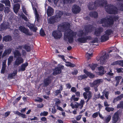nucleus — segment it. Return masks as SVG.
<instances>
[{
	"instance_id": "obj_1",
	"label": "nucleus",
	"mask_w": 123,
	"mask_h": 123,
	"mask_svg": "<svg viewBox=\"0 0 123 123\" xmlns=\"http://www.w3.org/2000/svg\"><path fill=\"white\" fill-rule=\"evenodd\" d=\"M70 24L68 22H64L62 23L59 25L58 28H60V30L64 31L67 30L64 35V39L65 40V37L68 39L69 43H70L73 42L74 37L76 35V33L74 32L72 30L69 29Z\"/></svg>"
},
{
	"instance_id": "obj_2",
	"label": "nucleus",
	"mask_w": 123,
	"mask_h": 123,
	"mask_svg": "<svg viewBox=\"0 0 123 123\" xmlns=\"http://www.w3.org/2000/svg\"><path fill=\"white\" fill-rule=\"evenodd\" d=\"M119 18L118 15L113 17L110 16L107 18H103L100 20V22L102 24V26L104 28L109 27L113 24L114 20L116 21Z\"/></svg>"
},
{
	"instance_id": "obj_3",
	"label": "nucleus",
	"mask_w": 123,
	"mask_h": 123,
	"mask_svg": "<svg viewBox=\"0 0 123 123\" xmlns=\"http://www.w3.org/2000/svg\"><path fill=\"white\" fill-rule=\"evenodd\" d=\"M86 33H84L82 30L79 31L77 35L79 37L77 39L78 41L81 43H86L87 42V40H92V37L90 36H86L85 37H83L84 35L85 36L87 35Z\"/></svg>"
},
{
	"instance_id": "obj_4",
	"label": "nucleus",
	"mask_w": 123,
	"mask_h": 123,
	"mask_svg": "<svg viewBox=\"0 0 123 123\" xmlns=\"http://www.w3.org/2000/svg\"><path fill=\"white\" fill-rule=\"evenodd\" d=\"M105 10L108 13L110 14H117L118 12V9L117 7L111 4L107 5V7L105 8Z\"/></svg>"
},
{
	"instance_id": "obj_5",
	"label": "nucleus",
	"mask_w": 123,
	"mask_h": 123,
	"mask_svg": "<svg viewBox=\"0 0 123 123\" xmlns=\"http://www.w3.org/2000/svg\"><path fill=\"white\" fill-rule=\"evenodd\" d=\"M19 30L21 32L25 34L27 36H32L33 35L31 32H29V30L25 27L22 26H20L18 28Z\"/></svg>"
},
{
	"instance_id": "obj_6",
	"label": "nucleus",
	"mask_w": 123,
	"mask_h": 123,
	"mask_svg": "<svg viewBox=\"0 0 123 123\" xmlns=\"http://www.w3.org/2000/svg\"><path fill=\"white\" fill-rule=\"evenodd\" d=\"M64 66L63 65L58 66L57 67L55 68L54 70L53 73V75L55 76L58 74H60L62 72V70L63 69Z\"/></svg>"
},
{
	"instance_id": "obj_7",
	"label": "nucleus",
	"mask_w": 123,
	"mask_h": 123,
	"mask_svg": "<svg viewBox=\"0 0 123 123\" xmlns=\"http://www.w3.org/2000/svg\"><path fill=\"white\" fill-rule=\"evenodd\" d=\"M52 35L55 39H60L61 37L62 33L60 31L56 30L53 31Z\"/></svg>"
},
{
	"instance_id": "obj_8",
	"label": "nucleus",
	"mask_w": 123,
	"mask_h": 123,
	"mask_svg": "<svg viewBox=\"0 0 123 123\" xmlns=\"http://www.w3.org/2000/svg\"><path fill=\"white\" fill-rule=\"evenodd\" d=\"M53 76L52 75L48 76L47 78L45 79L44 81V86H46L50 84L52 81Z\"/></svg>"
},
{
	"instance_id": "obj_9",
	"label": "nucleus",
	"mask_w": 123,
	"mask_h": 123,
	"mask_svg": "<svg viewBox=\"0 0 123 123\" xmlns=\"http://www.w3.org/2000/svg\"><path fill=\"white\" fill-rule=\"evenodd\" d=\"M109 57V55L105 53L104 55L101 56L99 60L100 64H103L105 63L106 60L108 59Z\"/></svg>"
},
{
	"instance_id": "obj_10",
	"label": "nucleus",
	"mask_w": 123,
	"mask_h": 123,
	"mask_svg": "<svg viewBox=\"0 0 123 123\" xmlns=\"http://www.w3.org/2000/svg\"><path fill=\"white\" fill-rule=\"evenodd\" d=\"M95 3L97 4V7L98 6L103 7L106 6L107 2L106 0H96L95 1Z\"/></svg>"
},
{
	"instance_id": "obj_11",
	"label": "nucleus",
	"mask_w": 123,
	"mask_h": 123,
	"mask_svg": "<svg viewBox=\"0 0 123 123\" xmlns=\"http://www.w3.org/2000/svg\"><path fill=\"white\" fill-rule=\"evenodd\" d=\"M90 88L89 87H86L84 88V89L86 92H84L83 93V96L84 98L86 99H87V95H88L90 93V95H92V92L89 91Z\"/></svg>"
},
{
	"instance_id": "obj_12",
	"label": "nucleus",
	"mask_w": 123,
	"mask_h": 123,
	"mask_svg": "<svg viewBox=\"0 0 123 123\" xmlns=\"http://www.w3.org/2000/svg\"><path fill=\"white\" fill-rule=\"evenodd\" d=\"M81 10L80 7L76 5H74L72 7V11L74 13L77 14L80 12Z\"/></svg>"
},
{
	"instance_id": "obj_13",
	"label": "nucleus",
	"mask_w": 123,
	"mask_h": 123,
	"mask_svg": "<svg viewBox=\"0 0 123 123\" xmlns=\"http://www.w3.org/2000/svg\"><path fill=\"white\" fill-rule=\"evenodd\" d=\"M88 8L90 10H96L97 7V5L96 3H95V1L93 3L92 2L90 3L88 5Z\"/></svg>"
},
{
	"instance_id": "obj_14",
	"label": "nucleus",
	"mask_w": 123,
	"mask_h": 123,
	"mask_svg": "<svg viewBox=\"0 0 123 123\" xmlns=\"http://www.w3.org/2000/svg\"><path fill=\"white\" fill-rule=\"evenodd\" d=\"M23 59L22 57H18L15 60L13 64V66H18L21 63H23Z\"/></svg>"
},
{
	"instance_id": "obj_15",
	"label": "nucleus",
	"mask_w": 123,
	"mask_h": 123,
	"mask_svg": "<svg viewBox=\"0 0 123 123\" xmlns=\"http://www.w3.org/2000/svg\"><path fill=\"white\" fill-rule=\"evenodd\" d=\"M103 29L102 27H100L97 28L95 30L94 35L97 37L99 36L103 31Z\"/></svg>"
},
{
	"instance_id": "obj_16",
	"label": "nucleus",
	"mask_w": 123,
	"mask_h": 123,
	"mask_svg": "<svg viewBox=\"0 0 123 123\" xmlns=\"http://www.w3.org/2000/svg\"><path fill=\"white\" fill-rule=\"evenodd\" d=\"M119 113L118 111L115 113L112 117V122L116 123L118 121L119 117Z\"/></svg>"
},
{
	"instance_id": "obj_17",
	"label": "nucleus",
	"mask_w": 123,
	"mask_h": 123,
	"mask_svg": "<svg viewBox=\"0 0 123 123\" xmlns=\"http://www.w3.org/2000/svg\"><path fill=\"white\" fill-rule=\"evenodd\" d=\"M92 26L91 25H88L85 26V29L87 35L89 33L92 31Z\"/></svg>"
},
{
	"instance_id": "obj_18",
	"label": "nucleus",
	"mask_w": 123,
	"mask_h": 123,
	"mask_svg": "<svg viewBox=\"0 0 123 123\" xmlns=\"http://www.w3.org/2000/svg\"><path fill=\"white\" fill-rule=\"evenodd\" d=\"M109 39V37L105 34L101 37V42H104L108 40Z\"/></svg>"
},
{
	"instance_id": "obj_19",
	"label": "nucleus",
	"mask_w": 123,
	"mask_h": 123,
	"mask_svg": "<svg viewBox=\"0 0 123 123\" xmlns=\"http://www.w3.org/2000/svg\"><path fill=\"white\" fill-rule=\"evenodd\" d=\"M54 10L53 8L50 6H49L47 9V13L48 16L52 15L54 13Z\"/></svg>"
},
{
	"instance_id": "obj_20",
	"label": "nucleus",
	"mask_w": 123,
	"mask_h": 123,
	"mask_svg": "<svg viewBox=\"0 0 123 123\" xmlns=\"http://www.w3.org/2000/svg\"><path fill=\"white\" fill-rule=\"evenodd\" d=\"M57 19L55 16H51L49 19V22L50 24L55 23Z\"/></svg>"
},
{
	"instance_id": "obj_21",
	"label": "nucleus",
	"mask_w": 123,
	"mask_h": 123,
	"mask_svg": "<svg viewBox=\"0 0 123 123\" xmlns=\"http://www.w3.org/2000/svg\"><path fill=\"white\" fill-rule=\"evenodd\" d=\"M14 57L15 58H17L18 57H21V54L19 50H15V51L13 52Z\"/></svg>"
},
{
	"instance_id": "obj_22",
	"label": "nucleus",
	"mask_w": 123,
	"mask_h": 123,
	"mask_svg": "<svg viewBox=\"0 0 123 123\" xmlns=\"http://www.w3.org/2000/svg\"><path fill=\"white\" fill-rule=\"evenodd\" d=\"M17 70L14 71L12 74H8L7 78L8 79H12L14 78V76H15L17 74Z\"/></svg>"
},
{
	"instance_id": "obj_23",
	"label": "nucleus",
	"mask_w": 123,
	"mask_h": 123,
	"mask_svg": "<svg viewBox=\"0 0 123 123\" xmlns=\"http://www.w3.org/2000/svg\"><path fill=\"white\" fill-rule=\"evenodd\" d=\"M90 16L92 18H97L98 17V13L96 11L91 12L89 14Z\"/></svg>"
},
{
	"instance_id": "obj_24",
	"label": "nucleus",
	"mask_w": 123,
	"mask_h": 123,
	"mask_svg": "<svg viewBox=\"0 0 123 123\" xmlns=\"http://www.w3.org/2000/svg\"><path fill=\"white\" fill-rule=\"evenodd\" d=\"M99 75H102L104 74L105 72L104 71V68L102 66H100L98 68Z\"/></svg>"
},
{
	"instance_id": "obj_25",
	"label": "nucleus",
	"mask_w": 123,
	"mask_h": 123,
	"mask_svg": "<svg viewBox=\"0 0 123 123\" xmlns=\"http://www.w3.org/2000/svg\"><path fill=\"white\" fill-rule=\"evenodd\" d=\"M28 63L26 62L25 63L23 64L21 66V68L18 70V71L20 70L22 71H24L25 70L26 67L28 66Z\"/></svg>"
},
{
	"instance_id": "obj_26",
	"label": "nucleus",
	"mask_w": 123,
	"mask_h": 123,
	"mask_svg": "<svg viewBox=\"0 0 123 123\" xmlns=\"http://www.w3.org/2000/svg\"><path fill=\"white\" fill-rule=\"evenodd\" d=\"M84 72L86 75L87 76V77L88 76L91 78H94L95 77V75L94 74L88 72L86 70H84Z\"/></svg>"
},
{
	"instance_id": "obj_27",
	"label": "nucleus",
	"mask_w": 123,
	"mask_h": 123,
	"mask_svg": "<svg viewBox=\"0 0 123 123\" xmlns=\"http://www.w3.org/2000/svg\"><path fill=\"white\" fill-rule=\"evenodd\" d=\"M11 51L12 50L10 48L5 50L2 55V57L5 56L7 55L10 54L11 53Z\"/></svg>"
},
{
	"instance_id": "obj_28",
	"label": "nucleus",
	"mask_w": 123,
	"mask_h": 123,
	"mask_svg": "<svg viewBox=\"0 0 123 123\" xmlns=\"http://www.w3.org/2000/svg\"><path fill=\"white\" fill-rule=\"evenodd\" d=\"M20 7V5L18 4H17L14 6L13 10L15 13H17L18 12Z\"/></svg>"
},
{
	"instance_id": "obj_29",
	"label": "nucleus",
	"mask_w": 123,
	"mask_h": 123,
	"mask_svg": "<svg viewBox=\"0 0 123 123\" xmlns=\"http://www.w3.org/2000/svg\"><path fill=\"white\" fill-rule=\"evenodd\" d=\"M123 98V93L115 98L113 100V102L115 103L118 100H120Z\"/></svg>"
},
{
	"instance_id": "obj_30",
	"label": "nucleus",
	"mask_w": 123,
	"mask_h": 123,
	"mask_svg": "<svg viewBox=\"0 0 123 123\" xmlns=\"http://www.w3.org/2000/svg\"><path fill=\"white\" fill-rule=\"evenodd\" d=\"M114 33V31L111 29L107 30L105 32V34L107 36H109L113 34Z\"/></svg>"
},
{
	"instance_id": "obj_31",
	"label": "nucleus",
	"mask_w": 123,
	"mask_h": 123,
	"mask_svg": "<svg viewBox=\"0 0 123 123\" xmlns=\"http://www.w3.org/2000/svg\"><path fill=\"white\" fill-rule=\"evenodd\" d=\"M101 80H102L101 79H98L94 81L92 84V87L94 86L95 85L101 83L102 82V81Z\"/></svg>"
},
{
	"instance_id": "obj_32",
	"label": "nucleus",
	"mask_w": 123,
	"mask_h": 123,
	"mask_svg": "<svg viewBox=\"0 0 123 123\" xmlns=\"http://www.w3.org/2000/svg\"><path fill=\"white\" fill-rule=\"evenodd\" d=\"M3 40L6 42L10 41L12 40L11 37L9 35L5 36L3 38Z\"/></svg>"
},
{
	"instance_id": "obj_33",
	"label": "nucleus",
	"mask_w": 123,
	"mask_h": 123,
	"mask_svg": "<svg viewBox=\"0 0 123 123\" xmlns=\"http://www.w3.org/2000/svg\"><path fill=\"white\" fill-rule=\"evenodd\" d=\"M63 14V12L61 11H59L55 15V16L56 18L57 19L58 18H61Z\"/></svg>"
},
{
	"instance_id": "obj_34",
	"label": "nucleus",
	"mask_w": 123,
	"mask_h": 123,
	"mask_svg": "<svg viewBox=\"0 0 123 123\" xmlns=\"http://www.w3.org/2000/svg\"><path fill=\"white\" fill-rule=\"evenodd\" d=\"M23 48L27 52H30L31 50L30 46H29L27 44H25Z\"/></svg>"
},
{
	"instance_id": "obj_35",
	"label": "nucleus",
	"mask_w": 123,
	"mask_h": 123,
	"mask_svg": "<svg viewBox=\"0 0 123 123\" xmlns=\"http://www.w3.org/2000/svg\"><path fill=\"white\" fill-rule=\"evenodd\" d=\"M1 2L2 3H4L6 6H11L9 0H1Z\"/></svg>"
},
{
	"instance_id": "obj_36",
	"label": "nucleus",
	"mask_w": 123,
	"mask_h": 123,
	"mask_svg": "<svg viewBox=\"0 0 123 123\" xmlns=\"http://www.w3.org/2000/svg\"><path fill=\"white\" fill-rule=\"evenodd\" d=\"M87 78V76L85 74L80 75L78 76V79L79 80H81L82 79H86Z\"/></svg>"
},
{
	"instance_id": "obj_37",
	"label": "nucleus",
	"mask_w": 123,
	"mask_h": 123,
	"mask_svg": "<svg viewBox=\"0 0 123 123\" xmlns=\"http://www.w3.org/2000/svg\"><path fill=\"white\" fill-rule=\"evenodd\" d=\"M97 66V65L96 63H92L91 65L90 64L89 65V66H90L92 70H94Z\"/></svg>"
},
{
	"instance_id": "obj_38",
	"label": "nucleus",
	"mask_w": 123,
	"mask_h": 123,
	"mask_svg": "<svg viewBox=\"0 0 123 123\" xmlns=\"http://www.w3.org/2000/svg\"><path fill=\"white\" fill-rule=\"evenodd\" d=\"M13 60V57L12 56H10L8 59L7 64L8 66L11 65Z\"/></svg>"
},
{
	"instance_id": "obj_39",
	"label": "nucleus",
	"mask_w": 123,
	"mask_h": 123,
	"mask_svg": "<svg viewBox=\"0 0 123 123\" xmlns=\"http://www.w3.org/2000/svg\"><path fill=\"white\" fill-rule=\"evenodd\" d=\"M103 94L105 95V97L107 99H108V96L109 95V92L108 91H105V90H104L102 92Z\"/></svg>"
},
{
	"instance_id": "obj_40",
	"label": "nucleus",
	"mask_w": 123,
	"mask_h": 123,
	"mask_svg": "<svg viewBox=\"0 0 123 123\" xmlns=\"http://www.w3.org/2000/svg\"><path fill=\"white\" fill-rule=\"evenodd\" d=\"M66 63L68 64H66V65L68 67H74L75 66V65L74 64L71 63L69 62H66Z\"/></svg>"
},
{
	"instance_id": "obj_41",
	"label": "nucleus",
	"mask_w": 123,
	"mask_h": 123,
	"mask_svg": "<svg viewBox=\"0 0 123 123\" xmlns=\"http://www.w3.org/2000/svg\"><path fill=\"white\" fill-rule=\"evenodd\" d=\"M63 0L64 4L68 3L71 4L74 2V0Z\"/></svg>"
},
{
	"instance_id": "obj_42",
	"label": "nucleus",
	"mask_w": 123,
	"mask_h": 123,
	"mask_svg": "<svg viewBox=\"0 0 123 123\" xmlns=\"http://www.w3.org/2000/svg\"><path fill=\"white\" fill-rule=\"evenodd\" d=\"M61 102L60 100L59 99L57 98L55 103V105L56 106H58L60 105Z\"/></svg>"
},
{
	"instance_id": "obj_43",
	"label": "nucleus",
	"mask_w": 123,
	"mask_h": 123,
	"mask_svg": "<svg viewBox=\"0 0 123 123\" xmlns=\"http://www.w3.org/2000/svg\"><path fill=\"white\" fill-rule=\"evenodd\" d=\"M117 108L118 109H123V101H121L120 104H118L117 106Z\"/></svg>"
},
{
	"instance_id": "obj_44",
	"label": "nucleus",
	"mask_w": 123,
	"mask_h": 123,
	"mask_svg": "<svg viewBox=\"0 0 123 123\" xmlns=\"http://www.w3.org/2000/svg\"><path fill=\"white\" fill-rule=\"evenodd\" d=\"M105 110H106L108 112H110L111 111H113L114 110V108L112 107H106L105 108Z\"/></svg>"
},
{
	"instance_id": "obj_45",
	"label": "nucleus",
	"mask_w": 123,
	"mask_h": 123,
	"mask_svg": "<svg viewBox=\"0 0 123 123\" xmlns=\"http://www.w3.org/2000/svg\"><path fill=\"white\" fill-rule=\"evenodd\" d=\"M40 34L42 37H44L46 35L44 30H43L42 28H41L40 31Z\"/></svg>"
},
{
	"instance_id": "obj_46",
	"label": "nucleus",
	"mask_w": 123,
	"mask_h": 123,
	"mask_svg": "<svg viewBox=\"0 0 123 123\" xmlns=\"http://www.w3.org/2000/svg\"><path fill=\"white\" fill-rule=\"evenodd\" d=\"M92 54H90L88 53H87L86 55V57L87 59L88 60L91 58V57L92 56Z\"/></svg>"
},
{
	"instance_id": "obj_47",
	"label": "nucleus",
	"mask_w": 123,
	"mask_h": 123,
	"mask_svg": "<svg viewBox=\"0 0 123 123\" xmlns=\"http://www.w3.org/2000/svg\"><path fill=\"white\" fill-rule=\"evenodd\" d=\"M111 118V116L110 115H108L107 117L105 119V122L106 123H108L110 121Z\"/></svg>"
},
{
	"instance_id": "obj_48",
	"label": "nucleus",
	"mask_w": 123,
	"mask_h": 123,
	"mask_svg": "<svg viewBox=\"0 0 123 123\" xmlns=\"http://www.w3.org/2000/svg\"><path fill=\"white\" fill-rule=\"evenodd\" d=\"M36 19L38 21L40 19V17L39 14L38 13V12L35 13Z\"/></svg>"
},
{
	"instance_id": "obj_49",
	"label": "nucleus",
	"mask_w": 123,
	"mask_h": 123,
	"mask_svg": "<svg viewBox=\"0 0 123 123\" xmlns=\"http://www.w3.org/2000/svg\"><path fill=\"white\" fill-rule=\"evenodd\" d=\"M6 60H5L2 62V68L6 69Z\"/></svg>"
},
{
	"instance_id": "obj_50",
	"label": "nucleus",
	"mask_w": 123,
	"mask_h": 123,
	"mask_svg": "<svg viewBox=\"0 0 123 123\" xmlns=\"http://www.w3.org/2000/svg\"><path fill=\"white\" fill-rule=\"evenodd\" d=\"M48 114V112L44 111L43 112H41L40 114L41 116H46Z\"/></svg>"
},
{
	"instance_id": "obj_51",
	"label": "nucleus",
	"mask_w": 123,
	"mask_h": 123,
	"mask_svg": "<svg viewBox=\"0 0 123 123\" xmlns=\"http://www.w3.org/2000/svg\"><path fill=\"white\" fill-rule=\"evenodd\" d=\"M21 16L22 18L25 21H27L28 20L27 17L25 16L22 12Z\"/></svg>"
},
{
	"instance_id": "obj_52",
	"label": "nucleus",
	"mask_w": 123,
	"mask_h": 123,
	"mask_svg": "<svg viewBox=\"0 0 123 123\" xmlns=\"http://www.w3.org/2000/svg\"><path fill=\"white\" fill-rule=\"evenodd\" d=\"M19 31L18 29H15L14 32L13 34L15 36H18V35Z\"/></svg>"
},
{
	"instance_id": "obj_53",
	"label": "nucleus",
	"mask_w": 123,
	"mask_h": 123,
	"mask_svg": "<svg viewBox=\"0 0 123 123\" xmlns=\"http://www.w3.org/2000/svg\"><path fill=\"white\" fill-rule=\"evenodd\" d=\"M35 101L36 102H42L43 101V99L37 97L35 99Z\"/></svg>"
},
{
	"instance_id": "obj_54",
	"label": "nucleus",
	"mask_w": 123,
	"mask_h": 123,
	"mask_svg": "<svg viewBox=\"0 0 123 123\" xmlns=\"http://www.w3.org/2000/svg\"><path fill=\"white\" fill-rule=\"evenodd\" d=\"M88 96L87 99L86 101V102L87 103L89 100L91 99L92 97V95H90V93L88 95H87V97Z\"/></svg>"
},
{
	"instance_id": "obj_55",
	"label": "nucleus",
	"mask_w": 123,
	"mask_h": 123,
	"mask_svg": "<svg viewBox=\"0 0 123 123\" xmlns=\"http://www.w3.org/2000/svg\"><path fill=\"white\" fill-rule=\"evenodd\" d=\"M55 94L56 96L58 95L59 93H61V92L60 90H55Z\"/></svg>"
},
{
	"instance_id": "obj_56",
	"label": "nucleus",
	"mask_w": 123,
	"mask_h": 123,
	"mask_svg": "<svg viewBox=\"0 0 123 123\" xmlns=\"http://www.w3.org/2000/svg\"><path fill=\"white\" fill-rule=\"evenodd\" d=\"M119 10L122 11H123V3H121L120 6L119 7Z\"/></svg>"
},
{
	"instance_id": "obj_57",
	"label": "nucleus",
	"mask_w": 123,
	"mask_h": 123,
	"mask_svg": "<svg viewBox=\"0 0 123 123\" xmlns=\"http://www.w3.org/2000/svg\"><path fill=\"white\" fill-rule=\"evenodd\" d=\"M98 115V113L97 112L94 113L92 115L93 118H95L97 117Z\"/></svg>"
},
{
	"instance_id": "obj_58",
	"label": "nucleus",
	"mask_w": 123,
	"mask_h": 123,
	"mask_svg": "<svg viewBox=\"0 0 123 123\" xmlns=\"http://www.w3.org/2000/svg\"><path fill=\"white\" fill-rule=\"evenodd\" d=\"M98 39L97 37H96L92 41V43H95L98 42Z\"/></svg>"
},
{
	"instance_id": "obj_59",
	"label": "nucleus",
	"mask_w": 123,
	"mask_h": 123,
	"mask_svg": "<svg viewBox=\"0 0 123 123\" xmlns=\"http://www.w3.org/2000/svg\"><path fill=\"white\" fill-rule=\"evenodd\" d=\"M5 29L3 24H1L0 25V31H2Z\"/></svg>"
},
{
	"instance_id": "obj_60",
	"label": "nucleus",
	"mask_w": 123,
	"mask_h": 123,
	"mask_svg": "<svg viewBox=\"0 0 123 123\" xmlns=\"http://www.w3.org/2000/svg\"><path fill=\"white\" fill-rule=\"evenodd\" d=\"M4 7H5V6H4V5L0 3V11H3Z\"/></svg>"
},
{
	"instance_id": "obj_61",
	"label": "nucleus",
	"mask_w": 123,
	"mask_h": 123,
	"mask_svg": "<svg viewBox=\"0 0 123 123\" xmlns=\"http://www.w3.org/2000/svg\"><path fill=\"white\" fill-rule=\"evenodd\" d=\"M84 103L85 102L84 100L81 99L80 101V103H79V104H80L79 105L80 106V105L83 106Z\"/></svg>"
},
{
	"instance_id": "obj_62",
	"label": "nucleus",
	"mask_w": 123,
	"mask_h": 123,
	"mask_svg": "<svg viewBox=\"0 0 123 123\" xmlns=\"http://www.w3.org/2000/svg\"><path fill=\"white\" fill-rule=\"evenodd\" d=\"M3 24L5 27V30L8 28V24L7 23H4Z\"/></svg>"
},
{
	"instance_id": "obj_63",
	"label": "nucleus",
	"mask_w": 123,
	"mask_h": 123,
	"mask_svg": "<svg viewBox=\"0 0 123 123\" xmlns=\"http://www.w3.org/2000/svg\"><path fill=\"white\" fill-rule=\"evenodd\" d=\"M82 117L81 115H79L77 116L75 118L77 121H79L81 119Z\"/></svg>"
},
{
	"instance_id": "obj_64",
	"label": "nucleus",
	"mask_w": 123,
	"mask_h": 123,
	"mask_svg": "<svg viewBox=\"0 0 123 123\" xmlns=\"http://www.w3.org/2000/svg\"><path fill=\"white\" fill-rule=\"evenodd\" d=\"M121 76H117L115 77V80L117 81H120V80L121 79Z\"/></svg>"
}]
</instances>
